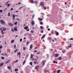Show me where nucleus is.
<instances>
[{"label":"nucleus","instance_id":"nucleus-1","mask_svg":"<svg viewBox=\"0 0 73 73\" xmlns=\"http://www.w3.org/2000/svg\"><path fill=\"white\" fill-rule=\"evenodd\" d=\"M36 57L37 58V59H33V61H35V60H36V61L34 62V64H37V60H38V57L36 56Z\"/></svg>","mask_w":73,"mask_h":73},{"label":"nucleus","instance_id":"nucleus-2","mask_svg":"<svg viewBox=\"0 0 73 73\" xmlns=\"http://www.w3.org/2000/svg\"><path fill=\"white\" fill-rule=\"evenodd\" d=\"M0 22L1 24H3V25L5 24V22L4 21H3V20H1Z\"/></svg>","mask_w":73,"mask_h":73},{"label":"nucleus","instance_id":"nucleus-3","mask_svg":"<svg viewBox=\"0 0 73 73\" xmlns=\"http://www.w3.org/2000/svg\"><path fill=\"white\" fill-rule=\"evenodd\" d=\"M40 5L42 6H44V3L42 2H40Z\"/></svg>","mask_w":73,"mask_h":73},{"label":"nucleus","instance_id":"nucleus-4","mask_svg":"<svg viewBox=\"0 0 73 73\" xmlns=\"http://www.w3.org/2000/svg\"><path fill=\"white\" fill-rule=\"evenodd\" d=\"M42 65H43V66H44V65H45V61L43 60L42 62Z\"/></svg>","mask_w":73,"mask_h":73},{"label":"nucleus","instance_id":"nucleus-5","mask_svg":"<svg viewBox=\"0 0 73 73\" xmlns=\"http://www.w3.org/2000/svg\"><path fill=\"white\" fill-rule=\"evenodd\" d=\"M3 65H4V63H1L0 64V66H3Z\"/></svg>","mask_w":73,"mask_h":73},{"label":"nucleus","instance_id":"nucleus-6","mask_svg":"<svg viewBox=\"0 0 73 73\" xmlns=\"http://www.w3.org/2000/svg\"><path fill=\"white\" fill-rule=\"evenodd\" d=\"M45 37V35H44L42 37L41 40H42L43 38H44Z\"/></svg>","mask_w":73,"mask_h":73},{"label":"nucleus","instance_id":"nucleus-7","mask_svg":"<svg viewBox=\"0 0 73 73\" xmlns=\"http://www.w3.org/2000/svg\"><path fill=\"white\" fill-rule=\"evenodd\" d=\"M31 24L32 25H34L35 24V22H34V21H33L31 22Z\"/></svg>","mask_w":73,"mask_h":73},{"label":"nucleus","instance_id":"nucleus-8","mask_svg":"<svg viewBox=\"0 0 73 73\" xmlns=\"http://www.w3.org/2000/svg\"><path fill=\"white\" fill-rule=\"evenodd\" d=\"M33 47V44H31L30 47V49H32Z\"/></svg>","mask_w":73,"mask_h":73},{"label":"nucleus","instance_id":"nucleus-9","mask_svg":"<svg viewBox=\"0 0 73 73\" xmlns=\"http://www.w3.org/2000/svg\"><path fill=\"white\" fill-rule=\"evenodd\" d=\"M31 3L33 4L34 3V1H33V0H31Z\"/></svg>","mask_w":73,"mask_h":73},{"label":"nucleus","instance_id":"nucleus-10","mask_svg":"<svg viewBox=\"0 0 73 73\" xmlns=\"http://www.w3.org/2000/svg\"><path fill=\"white\" fill-rule=\"evenodd\" d=\"M66 52V50H62V53H65V52Z\"/></svg>","mask_w":73,"mask_h":73},{"label":"nucleus","instance_id":"nucleus-11","mask_svg":"<svg viewBox=\"0 0 73 73\" xmlns=\"http://www.w3.org/2000/svg\"><path fill=\"white\" fill-rule=\"evenodd\" d=\"M58 54H56L55 55V57H58Z\"/></svg>","mask_w":73,"mask_h":73},{"label":"nucleus","instance_id":"nucleus-12","mask_svg":"<svg viewBox=\"0 0 73 73\" xmlns=\"http://www.w3.org/2000/svg\"><path fill=\"white\" fill-rule=\"evenodd\" d=\"M62 59V58L61 57H59V58H58V60H61Z\"/></svg>","mask_w":73,"mask_h":73},{"label":"nucleus","instance_id":"nucleus-13","mask_svg":"<svg viewBox=\"0 0 73 73\" xmlns=\"http://www.w3.org/2000/svg\"><path fill=\"white\" fill-rule=\"evenodd\" d=\"M25 29H27L28 28V27L26 26V27H24Z\"/></svg>","mask_w":73,"mask_h":73},{"label":"nucleus","instance_id":"nucleus-14","mask_svg":"<svg viewBox=\"0 0 73 73\" xmlns=\"http://www.w3.org/2000/svg\"><path fill=\"white\" fill-rule=\"evenodd\" d=\"M38 66H36L35 67V69H38Z\"/></svg>","mask_w":73,"mask_h":73},{"label":"nucleus","instance_id":"nucleus-15","mask_svg":"<svg viewBox=\"0 0 73 73\" xmlns=\"http://www.w3.org/2000/svg\"><path fill=\"white\" fill-rule=\"evenodd\" d=\"M15 72H17V71H19V70H18V69L17 68H16L15 69Z\"/></svg>","mask_w":73,"mask_h":73},{"label":"nucleus","instance_id":"nucleus-16","mask_svg":"<svg viewBox=\"0 0 73 73\" xmlns=\"http://www.w3.org/2000/svg\"><path fill=\"white\" fill-rule=\"evenodd\" d=\"M68 55L72 54V52H70L69 53H68Z\"/></svg>","mask_w":73,"mask_h":73},{"label":"nucleus","instance_id":"nucleus-17","mask_svg":"<svg viewBox=\"0 0 73 73\" xmlns=\"http://www.w3.org/2000/svg\"><path fill=\"white\" fill-rule=\"evenodd\" d=\"M72 44H70V46H68V48H71V47H72Z\"/></svg>","mask_w":73,"mask_h":73},{"label":"nucleus","instance_id":"nucleus-18","mask_svg":"<svg viewBox=\"0 0 73 73\" xmlns=\"http://www.w3.org/2000/svg\"><path fill=\"white\" fill-rule=\"evenodd\" d=\"M6 5H7V7H9L10 6V4H7V3H6Z\"/></svg>","mask_w":73,"mask_h":73},{"label":"nucleus","instance_id":"nucleus-19","mask_svg":"<svg viewBox=\"0 0 73 73\" xmlns=\"http://www.w3.org/2000/svg\"><path fill=\"white\" fill-rule=\"evenodd\" d=\"M35 4H38V2L37 1H35L34 2Z\"/></svg>","mask_w":73,"mask_h":73},{"label":"nucleus","instance_id":"nucleus-20","mask_svg":"<svg viewBox=\"0 0 73 73\" xmlns=\"http://www.w3.org/2000/svg\"><path fill=\"white\" fill-rule=\"evenodd\" d=\"M8 68L9 69V70H11V67L9 66H8Z\"/></svg>","mask_w":73,"mask_h":73},{"label":"nucleus","instance_id":"nucleus-21","mask_svg":"<svg viewBox=\"0 0 73 73\" xmlns=\"http://www.w3.org/2000/svg\"><path fill=\"white\" fill-rule=\"evenodd\" d=\"M14 41H15V40H12L11 41V43H13V42H14Z\"/></svg>","mask_w":73,"mask_h":73},{"label":"nucleus","instance_id":"nucleus-22","mask_svg":"<svg viewBox=\"0 0 73 73\" xmlns=\"http://www.w3.org/2000/svg\"><path fill=\"white\" fill-rule=\"evenodd\" d=\"M40 28L41 29H43L44 28L42 26H40Z\"/></svg>","mask_w":73,"mask_h":73},{"label":"nucleus","instance_id":"nucleus-23","mask_svg":"<svg viewBox=\"0 0 73 73\" xmlns=\"http://www.w3.org/2000/svg\"><path fill=\"white\" fill-rule=\"evenodd\" d=\"M54 32H53V31H52L51 33L52 35H53V34H54Z\"/></svg>","mask_w":73,"mask_h":73},{"label":"nucleus","instance_id":"nucleus-24","mask_svg":"<svg viewBox=\"0 0 73 73\" xmlns=\"http://www.w3.org/2000/svg\"><path fill=\"white\" fill-rule=\"evenodd\" d=\"M52 40V38H51V37H48V40Z\"/></svg>","mask_w":73,"mask_h":73},{"label":"nucleus","instance_id":"nucleus-25","mask_svg":"<svg viewBox=\"0 0 73 73\" xmlns=\"http://www.w3.org/2000/svg\"><path fill=\"white\" fill-rule=\"evenodd\" d=\"M26 61L25 60H24L23 62V65H24L25 64V63Z\"/></svg>","mask_w":73,"mask_h":73},{"label":"nucleus","instance_id":"nucleus-26","mask_svg":"<svg viewBox=\"0 0 73 73\" xmlns=\"http://www.w3.org/2000/svg\"><path fill=\"white\" fill-rule=\"evenodd\" d=\"M13 18H15V14H13Z\"/></svg>","mask_w":73,"mask_h":73},{"label":"nucleus","instance_id":"nucleus-27","mask_svg":"<svg viewBox=\"0 0 73 73\" xmlns=\"http://www.w3.org/2000/svg\"><path fill=\"white\" fill-rule=\"evenodd\" d=\"M17 22H16L14 23V24L15 25H17Z\"/></svg>","mask_w":73,"mask_h":73},{"label":"nucleus","instance_id":"nucleus-28","mask_svg":"<svg viewBox=\"0 0 73 73\" xmlns=\"http://www.w3.org/2000/svg\"><path fill=\"white\" fill-rule=\"evenodd\" d=\"M54 63L55 64H57V61H56H56H54Z\"/></svg>","mask_w":73,"mask_h":73},{"label":"nucleus","instance_id":"nucleus-29","mask_svg":"<svg viewBox=\"0 0 73 73\" xmlns=\"http://www.w3.org/2000/svg\"><path fill=\"white\" fill-rule=\"evenodd\" d=\"M9 60H8V61H7L5 62L6 64H8V63H9Z\"/></svg>","mask_w":73,"mask_h":73},{"label":"nucleus","instance_id":"nucleus-30","mask_svg":"<svg viewBox=\"0 0 73 73\" xmlns=\"http://www.w3.org/2000/svg\"><path fill=\"white\" fill-rule=\"evenodd\" d=\"M60 70H59L58 71H57V73H59V72H60Z\"/></svg>","mask_w":73,"mask_h":73},{"label":"nucleus","instance_id":"nucleus-31","mask_svg":"<svg viewBox=\"0 0 73 73\" xmlns=\"http://www.w3.org/2000/svg\"><path fill=\"white\" fill-rule=\"evenodd\" d=\"M39 21H41L42 20V19L41 18H40L39 19Z\"/></svg>","mask_w":73,"mask_h":73},{"label":"nucleus","instance_id":"nucleus-32","mask_svg":"<svg viewBox=\"0 0 73 73\" xmlns=\"http://www.w3.org/2000/svg\"><path fill=\"white\" fill-rule=\"evenodd\" d=\"M14 29L15 31H17V29L16 28H15Z\"/></svg>","mask_w":73,"mask_h":73},{"label":"nucleus","instance_id":"nucleus-33","mask_svg":"<svg viewBox=\"0 0 73 73\" xmlns=\"http://www.w3.org/2000/svg\"><path fill=\"white\" fill-rule=\"evenodd\" d=\"M21 54V53L20 52H18V54H17V55H20Z\"/></svg>","mask_w":73,"mask_h":73},{"label":"nucleus","instance_id":"nucleus-34","mask_svg":"<svg viewBox=\"0 0 73 73\" xmlns=\"http://www.w3.org/2000/svg\"><path fill=\"white\" fill-rule=\"evenodd\" d=\"M17 62H18V60H16L15 61V62L16 63H17Z\"/></svg>","mask_w":73,"mask_h":73},{"label":"nucleus","instance_id":"nucleus-35","mask_svg":"<svg viewBox=\"0 0 73 73\" xmlns=\"http://www.w3.org/2000/svg\"><path fill=\"white\" fill-rule=\"evenodd\" d=\"M9 25H12V24H11V23H9L8 24Z\"/></svg>","mask_w":73,"mask_h":73},{"label":"nucleus","instance_id":"nucleus-36","mask_svg":"<svg viewBox=\"0 0 73 73\" xmlns=\"http://www.w3.org/2000/svg\"><path fill=\"white\" fill-rule=\"evenodd\" d=\"M30 64L31 66H32V62H31L30 63Z\"/></svg>","mask_w":73,"mask_h":73},{"label":"nucleus","instance_id":"nucleus-37","mask_svg":"<svg viewBox=\"0 0 73 73\" xmlns=\"http://www.w3.org/2000/svg\"><path fill=\"white\" fill-rule=\"evenodd\" d=\"M17 51V49H16L14 51L15 53H16Z\"/></svg>","mask_w":73,"mask_h":73},{"label":"nucleus","instance_id":"nucleus-38","mask_svg":"<svg viewBox=\"0 0 73 73\" xmlns=\"http://www.w3.org/2000/svg\"><path fill=\"white\" fill-rule=\"evenodd\" d=\"M31 33H33V31H31Z\"/></svg>","mask_w":73,"mask_h":73},{"label":"nucleus","instance_id":"nucleus-39","mask_svg":"<svg viewBox=\"0 0 73 73\" xmlns=\"http://www.w3.org/2000/svg\"><path fill=\"white\" fill-rule=\"evenodd\" d=\"M29 41H27V44H29Z\"/></svg>","mask_w":73,"mask_h":73},{"label":"nucleus","instance_id":"nucleus-40","mask_svg":"<svg viewBox=\"0 0 73 73\" xmlns=\"http://www.w3.org/2000/svg\"><path fill=\"white\" fill-rule=\"evenodd\" d=\"M59 33L58 32H56V35H57V36H58V35Z\"/></svg>","mask_w":73,"mask_h":73},{"label":"nucleus","instance_id":"nucleus-41","mask_svg":"<svg viewBox=\"0 0 73 73\" xmlns=\"http://www.w3.org/2000/svg\"><path fill=\"white\" fill-rule=\"evenodd\" d=\"M3 48V46H0V49H1Z\"/></svg>","mask_w":73,"mask_h":73},{"label":"nucleus","instance_id":"nucleus-42","mask_svg":"<svg viewBox=\"0 0 73 73\" xmlns=\"http://www.w3.org/2000/svg\"><path fill=\"white\" fill-rule=\"evenodd\" d=\"M20 41L21 42V41H23V39L22 38H21L20 39Z\"/></svg>","mask_w":73,"mask_h":73},{"label":"nucleus","instance_id":"nucleus-43","mask_svg":"<svg viewBox=\"0 0 73 73\" xmlns=\"http://www.w3.org/2000/svg\"><path fill=\"white\" fill-rule=\"evenodd\" d=\"M31 58H33V55H32L31 56Z\"/></svg>","mask_w":73,"mask_h":73},{"label":"nucleus","instance_id":"nucleus-44","mask_svg":"<svg viewBox=\"0 0 73 73\" xmlns=\"http://www.w3.org/2000/svg\"><path fill=\"white\" fill-rule=\"evenodd\" d=\"M0 12H1V13H2V12H3V10H0Z\"/></svg>","mask_w":73,"mask_h":73},{"label":"nucleus","instance_id":"nucleus-45","mask_svg":"<svg viewBox=\"0 0 73 73\" xmlns=\"http://www.w3.org/2000/svg\"><path fill=\"white\" fill-rule=\"evenodd\" d=\"M41 33H44V31H43V30H42L41 32Z\"/></svg>","mask_w":73,"mask_h":73},{"label":"nucleus","instance_id":"nucleus-46","mask_svg":"<svg viewBox=\"0 0 73 73\" xmlns=\"http://www.w3.org/2000/svg\"><path fill=\"white\" fill-rule=\"evenodd\" d=\"M1 58H2V59H3V60H4L5 58H4V57H2Z\"/></svg>","mask_w":73,"mask_h":73},{"label":"nucleus","instance_id":"nucleus-47","mask_svg":"<svg viewBox=\"0 0 73 73\" xmlns=\"http://www.w3.org/2000/svg\"><path fill=\"white\" fill-rule=\"evenodd\" d=\"M29 31V29H28L26 30L27 31Z\"/></svg>","mask_w":73,"mask_h":73},{"label":"nucleus","instance_id":"nucleus-48","mask_svg":"<svg viewBox=\"0 0 73 73\" xmlns=\"http://www.w3.org/2000/svg\"><path fill=\"white\" fill-rule=\"evenodd\" d=\"M3 31H6V29H3Z\"/></svg>","mask_w":73,"mask_h":73},{"label":"nucleus","instance_id":"nucleus-49","mask_svg":"<svg viewBox=\"0 0 73 73\" xmlns=\"http://www.w3.org/2000/svg\"><path fill=\"white\" fill-rule=\"evenodd\" d=\"M23 50H25V47H23Z\"/></svg>","mask_w":73,"mask_h":73},{"label":"nucleus","instance_id":"nucleus-50","mask_svg":"<svg viewBox=\"0 0 73 73\" xmlns=\"http://www.w3.org/2000/svg\"><path fill=\"white\" fill-rule=\"evenodd\" d=\"M8 16H10V13H8Z\"/></svg>","mask_w":73,"mask_h":73},{"label":"nucleus","instance_id":"nucleus-51","mask_svg":"<svg viewBox=\"0 0 73 73\" xmlns=\"http://www.w3.org/2000/svg\"><path fill=\"white\" fill-rule=\"evenodd\" d=\"M43 23H42V22H40V24L41 25H42V24H43Z\"/></svg>","mask_w":73,"mask_h":73},{"label":"nucleus","instance_id":"nucleus-52","mask_svg":"<svg viewBox=\"0 0 73 73\" xmlns=\"http://www.w3.org/2000/svg\"><path fill=\"white\" fill-rule=\"evenodd\" d=\"M17 20H18V21H20V19H18V18L17 19Z\"/></svg>","mask_w":73,"mask_h":73},{"label":"nucleus","instance_id":"nucleus-53","mask_svg":"<svg viewBox=\"0 0 73 73\" xmlns=\"http://www.w3.org/2000/svg\"><path fill=\"white\" fill-rule=\"evenodd\" d=\"M37 52V50H35V51H34V52H35V53H36V52Z\"/></svg>","mask_w":73,"mask_h":73},{"label":"nucleus","instance_id":"nucleus-54","mask_svg":"<svg viewBox=\"0 0 73 73\" xmlns=\"http://www.w3.org/2000/svg\"><path fill=\"white\" fill-rule=\"evenodd\" d=\"M13 10V8H11V11H12Z\"/></svg>","mask_w":73,"mask_h":73},{"label":"nucleus","instance_id":"nucleus-55","mask_svg":"<svg viewBox=\"0 0 73 73\" xmlns=\"http://www.w3.org/2000/svg\"><path fill=\"white\" fill-rule=\"evenodd\" d=\"M70 40H73V38H71L70 39Z\"/></svg>","mask_w":73,"mask_h":73},{"label":"nucleus","instance_id":"nucleus-56","mask_svg":"<svg viewBox=\"0 0 73 73\" xmlns=\"http://www.w3.org/2000/svg\"><path fill=\"white\" fill-rule=\"evenodd\" d=\"M43 7H44L45 8V9H44L45 10L46 9V7H45V6H43Z\"/></svg>","mask_w":73,"mask_h":73},{"label":"nucleus","instance_id":"nucleus-57","mask_svg":"<svg viewBox=\"0 0 73 73\" xmlns=\"http://www.w3.org/2000/svg\"><path fill=\"white\" fill-rule=\"evenodd\" d=\"M44 72H45V73H46V72H47V71H46V70H45Z\"/></svg>","mask_w":73,"mask_h":73},{"label":"nucleus","instance_id":"nucleus-58","mask_svg":"<svg viewBox=\"0 0 73 73\" xmlns=\"http://www.w3.org/2000/svg\"><path fill=\"white\" fill-rule=\"evenodd\" d=\"M48 31H50V29L48 28Z\"/></svg>","mask_w":73,"mask_h":73},{"label":"nucleus","instance_id":"nucleus-59","mask_svg":"<svg viewBox=\"0 0 73 73\" xmlns=\"http://www.w3.org/2000/svg\"><path fill=\"white\" fill-rule=\"evenodd\" d=\"M14 46L15 48H16V45H14Z\"/></svg>","mask_w":73,"mask_h":73},{"label":"nucleus","instance_id":"nucleus-60","mask_svg":"<svg viewBox=\"0 0 73 73\" xmlns=\"http://www.w3.org/2000/svg\"><path fill=\"white\" fill-rule=\"evenodd\" d=\"M5 55H6V56H7V53L5 54Z\"/></svg>","mask_w":73,"mask_h":73},{"label":"nucleus","instance_id":"nucleus-61","mask_svg":"<svg viewBox=\"0 0 73 73\" xmlns=\"http://www.w3.org/2000/svg\"><path fill=\"white\" fill-rule=\"evenodd\" d=\"M12 31H13V32H14V30H13V29H12Z\"/></svg>","mask_w":73,"mask_h":73},{"label":"nucleus","instance_id":"nucleus-62","mask_svg":"<svg viewBox=\"0 0 73 73\" xmlns=\"http://www.w3.org/2000/svg\"><path fill=\"white\" fill-rule=\"evenodd\" d=\"M37 47H36L34 48V49H37Z\"/></svg>","mask_w":73,"mask_h":73},{"label":"nucleus","instance_id":"nucleus-63","mask_svg":"<svg viewBox=\"0 0 73 73\" xmlns=\"http://www.w3.org/2000/svg\"><path fill=\"white\" fill-rule=\"evenodd\" d=\"M24 40H25V39H26V38H23Z\"/></svg>","mask_w":73,"mask_h":73},{"label":"nucleus","instance_id":"nucleus-64","mask_svg":"<svg viewBox=\"0 0 73 73\" xmlns=\"http://www.w3.org/2000/svg\"><path fill=\"white\" fill-rule=\"evenodd\" d=\"M5 10H7V8H5Z\"/></svg>","mask_w":73,"mask_h":73}]
</instances>
